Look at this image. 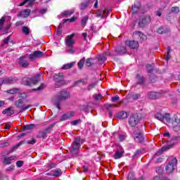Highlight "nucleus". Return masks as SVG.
<instances>
[{
	"mask_svg": "<svg viewBox=\"0 0 180 180\" xmlns=\"http://www.w3.org/2000/svg\"><path fill=\"white\" fill-rule=\"evenodd\" d=\"M178 164V160L174 156H170L168 158V164L165 167V170L167 174H172L175 170V167Z\"/></svg>",
	"mask_w": 180,
	"mask_h": 180,
	"instance_id": "f257e3e1",
	"label": "nucleus"
},
{
	"mask_svg": "<svg viewBox=\"0 0 180 180\" xmlns=\"http://www.w3.org/2000/svg\"><path fill=\"white\" fill-rule=\"evenodd\" d=\"M141 114L136 113L129 117L128 123L131 127H136L141 122Z\"/></svg>",
	"mask_w": 180,
	"mask_h": 180,
	"instance_id": "f03ea898",
	"label": "nucleus"
},
{
	"mask_svg": "<svg viewBox=\"0 0 180 180\" xmlns=\"http://www.w3.org/2000/svg\"><path fill=\"white\" fill-rule=\"evenodd\" d=\"M41 79V75H37L35 77H25L24 78V85H34L37 84Z\"/></svg>",
	"mask_w": 180,
	"mask_h": 180,
	"instance_id": "7ed1b4c3",
	"label": "nucleus"
},
{
	"mask_svg": "<svg viewBox=\"0 0 180 180\" xmlns=\"http://www.w3.org/2000/svg\"><path fill=\"white\" fill-rule=\"evenodd\" d=\"M79 143V138L75 139V141L72 145V149L70 150V153L72 154V155H77V154L79 153V146H81Z\"/></svg>",
	"mask_w": 180,
	"mask_h": 180,
	"instance_id": "20e7f679",
	"label": "nucleus"
},
{
	"mask_svg": "<svg viewBox=\"0 0 180 180\" xmlns=\"http://www.w3.org/2000/svg\"><path fill=\"white\" fill-rule=\"evenodd\" d=\"M63 77V73H58L54 75V81L56 82L55 85L56 88H59V86H62V85H64Z\"/></svg>",
	"mask_w": 180,
	"mask_h": 180,
	"instance_id": "39448f33",
	"label": "nucleus"
},
{
	"mask_svg": "<svg viewBox=\"0 0 180 180\" xmlns=\"http://www.w3.org/2000/svg\"><path fill=\"white\" fill-rule=\"evenodd\" d=\"M132 136L134 137L135 141L136 143H142L144 141V137L143 136V131L140 129H136L132 134Z\"/></svg>",
	"mask_w": 180,
	"mask_h": 180,
	"instance_id": "423d86ee",
	"label": "nucleus"
},
{
	"mask_svg": "<svg viewBox=\"0 0 180 180\" xmlns=\"http://www.w3.org/2000/svg\"><path fill=\"white\" fill-rule=\"evenodd\" d=\"M132 36L135 40H138V41H140L141 43L144 41V40H147V37L141 32L136 31Z\"/></svg>",
	"mask_w": 180,
	"mask_h": 180,
	"instance_id": "0eeeda50",
	"label": "nucleus"
},
{
	"mask_svg": "<svg viewBox=\"0 0 180 180\" xmlns=\"http://www.w3.org/2000/svg\"><path fill=\"white\" fill-rule=\"evenodd\" d=\"M170 125L172 126L173 130L174 131H180V119L178 117H175L170 122Z\"/></svg>",
	"mask_w": 180,
	"mask_h": 180,
	"instance_id": "6e6552de",
	"label": "nucleus"
},
{
	"mask_svg": "<svg viewBox=\"0 0 180 180\" xmlns=\"http://www.w3.org/2000/svg\"><path fill=\"white\" fill-rule=\"evenodd\" d=\"M75 34L68 35L65 39L66 47H72L75 44V41L73 40Z\"/></svg>",
	"mask_w": 180,
	"mask_h": 180,
	"instance_id": "1a4fd4ad",
	"label": "nucleus"
},
{
	"mask_svg": "<svg viewBox=\"0 0 180 180\" xmlns=\"http://www.w3.org/2000/svg\"><path fill=\"white\" fill-rule=\"evenodd\" d=\"M150 22H151V18L149 16H146L140 19L138 25L140 27H144V26L148 25Z\"/></svg>",
	"mask_w": 180,
	"mask_h": 180,
	"instance_id": "9d476101",
	"label": "nucleus"
},
{
	"mask_svg": "<svg viewBox=\"0 0 180 180\" xmlns=\"http://www.w3.org/2000/svg\"><path fill=\"white\" fill-rule=\"evenodd\" d=\"M44 56V53L40 51H34V53L30 54L29 58L30 60H36V58H40V57H43Z\"/></svg>",
	"mask_w": 180,
	"mask_h": 180,
	"instance_id": "9b49d317",
	"label": "nucleus"
},
{
	"mask_svg": "<svg viewBox=\"0 0 180 180\" xmlns=\"http://www.w3.org/2000/svg\"><path fill=\"white\" fill-rule=\"evenodd\" d=\"M125 45L127 46V47H129V49H139V41H126Z\"/></svg>",
	"mask_w": 180,
	"mask_h": 180,
	"instance_id": "f8f14e48",
	"label": "nucleus"
},
{
	"mask_svg": "<svg viewBox=\"0 0 180 180\" xmlns=\"http://www.w3.org/2000/svg\"><path fill=\"white\" fill-rule=\"evenodd\" d=\"M75 116V112L70 111L62 115L60 120L63 122V120H68V119H71V117H74Z\"/></svg>",
	"mask_w": 180,
	"mask_h": 180,
	"instance_id": "ddd939ff",
	"label": "nucleus"
},
{
	"mask_svg": "<svg viewBox=\"0 0 180 180\" xmlns=\"http://www.w3.org/2000/svg\"><path fill=\"white\" fill-rule=\"evenodd\" d=\"M20 98L14 103V105L17 109H20L21 111L23 110V97H19Z\"/></svg>",
	"mask_w": 180,
	"mask_h": 180,
	"instance_id": "4468645a",
	"label": "nucleus"
},
{
	"mask_svg": "<svg viewBox=\"0 0 180 180\" xmlns=\"http://www.w3.org/2000/svg\"><path fill=\"white\" fill-rule=\"evenodd\" d=\"M7 94H11V95H15V94H18V98H22V95H23V93H22L20 89H9L7 91Z\"/></svg>",
	"mask_w": 180,
	"mask_h": 180,
	"instance_id": "2eb2a0df",
	"label": "nucleus"
},
{
	"mask_svg": "<svg viewBox=\"0 0 180 180\" xmlns=\"http://www.w3.org/2000/svg\"><path fill=\"white\" fill-rule=\"evenodd\" d=\"M167 116H169V114H166L165 116L162 115L160 112H157L155 114V118L158 119V120H160V122H162L164 119H166L167 122H169L170 120L169 117H167Z\"/></svg>",
	"mask_w": 180,
	"mask_h": 180,
	"instance_id": "dca6fc26",
	"label": "nucleus"
},
{
	"mask_svg": "<svg viewBox=\"0 0 180 180\" xmlns=\"http://www.w3.org/2000/svg\"><path fill=\"white\" fill-rule=\"evenodd\" d=\"M70 97V94L67 91H61L58 98V101H64Z\"/></svg>",
	"mask_w": 180,
	"mask_h": 180,
	"instance_id": "f3484780",
	"label": "nucleus"
},
{
	"mask_svg": "<svg viewBox=\"0 0 180 180\" xmlns=\"http://www.w3.org/2000/svg\"><path fill=\"white\" fill-rule=\"evenodd\" d=\"M13 113H15V111L13 110V107H9L8 108L5 109L2 112L3 115H6L7 116H12Z\"/></svg>",
	"mask_w": 180,
	"mask_h": 180,
	"instance_id": "a211bd4d",
	"label": "nucleus"
},
{
	"mask_svg": "<svg viewBox=\"0 0 180 180\" xmlns=\"http://www.w3.org/2000/svg\"><path fill=\"white\" fill-rule=\"evenodd\" d=\"M117 117L122 120L127 119V117H129V113H127V112L122 111L117 114Z\"/></svg>",
	"mask_w": 180,
	"mask_h": 180,
	"instance_id": "6ab92c4d",
	"label": "nucleus"
},
{
	"mask_svg": "<svg viewBox=\"0 0 180 180\" xmlns=\"http://www.w3.org/2000/svg\"><path fill=\"white\" fill-rule=\"evenodd\" d=\"M124 154V150H122V151L117 150L114 155L115 160H119L122 158Z\"/></svg>",
	"mask_w": 180,
	"mask_h": 180,
	"instance_id": "aec40b11",
	"label": "nucleus"
},
{
	"mask_svg": "<svg viewBox=\"0 0 180 180\" xmlns=\"http://www.w3.org/2000/svg\"><path fill=\"white\" fill-rule=\"evenodd\" d=\"M148 97L150 99H157L160 98V94L159 93L151 91L149 93Z\"/></svg>",
	"mask_w": 180,
	"mask_h": 180,
	"instance_id": "412c9836",
	"label": "nucleus"
},
{
	"mask_svg": "<svg viewBox=\"0 0 180 180\" xmlns=\"http://www.w3.org/2000/svg\"><path fill=\"white\" fill-rule=\"evenodd\" d=\"M23 144V141H20V143L15 144L10 149V153H13V151H16Z\"/></svg>",
	"mask_w": 180,
	"mask_h": 180,
	"instance_id": "4be33fe9",
	"label": "nucleus"
},
{
	"mask_svg": "<svg viewBox=\"0 0 180 180\" xmlns=\"http://www.w3.org/2000/svg\"><path fill=\"white\" fill-rule=\"evenodd\" d=\"M96 18H106V16H108L106 9L103 10V11L101 13H96Z\"/></svg>",
	"mask_w": 180,
	"mask_h": 180,
	"instance_id": "5701e85b",
	"label": "nucleus"
},
{
	"mask_svg": "<svg viewBox=\"0 0 180 180\" xmlns=\"http://www.w3.org/2000/svg\"><path fill=\"white\" fill-rule=\"evenodd\" d=\"M75 65V63L71 62L70 63H67L63 65L62 67V70H69V68H72L74 65Z\"/></svg>",
	"mask_w": 180,
	"mask_h": 180,
	"instance_id": "b1692460",
	"label": "nucleus"
},
{
	"mask_svg": "<svg viewBox=\"0 0 180 180\" xmlns=\"http://www.w3.org/2000/svg\"><path fill=\"white\" fill-rule=\"evenodd\" d=\"M62 174L61 169H54L51 171V174L53 176H60Z\"/></svg>",
	"mask_w": 180,
	"mask_h": 180,
	"instance_id": "393cba45",
	"label": "nucleus"
},
{
	"mask_svg": "<svg viewBox=\"0 0 180 180\" xmlns=\"http://www.w3.org/2000/svg\"><path fill=\"white\" fill-rule=\"evenodd\" d=\"M171 148V146H164L162 147L155 155H160V154H162L164 151H167V150H169Z\"/></svg>",
	"mask_w": 180,
	"mask_h": 180,
	"instance_id": "a878e982",
	"label": "nucleus"
},
{
	"mask_svg": "<svg viewBox=\"0 0 180 180\" xmlns=\"http://www.w3.org/2000/svg\"><path fill=\"white\" fill-rule=\"evenodd\" d=\"M1 84H12L13 82V79L12 77L6 78L1 80Z\"/></svg>",
	"mask_w": 180,
	"mask_h": 180,
	"instance_id": "bb28decb",
	"label": "nucleus"
},
{
	"mask_svg": "<svg viewBox=\"0 0 180 180\" xmlns=\"http://www.w3.org/2000/svg\"><path fill=\"white\" fill-rule=\"evenodd\" d=\"M34 4V0H24L23 5L25 6H32Z\"/></svg>",
	"mask_w": 180,
	"mask_h": 180,
	"instance_id": "cd10ccee",
	"label": "nucleus"
},
{
	"mask_svg": "<svg viewBox=\"0 0 180 180\" xmlns=\"http://www.w3.org/2000/svg\"><path fill=\"white\" fill-rule=\"evenodd\" d=\"M15 158H16V157H15V156H11L8 158H4V163L6 164V165H9V164H11V161L12 160H15Z\"/></svg>",
	"mask_w": 180,
	"mask_h": 180,
	"instance_id": "c85d7f7f",
	"label": "nucleus"
},
{
	"mask_svg": "<svg viewBox=\"0 0 180 180\" xmlns=\"http://www.w3.org/2000/svg\"><path fill=\"white\" fill-rule=\"evenodd\" d=\"M34 127H36V124H27L24 126L23 130H32V129H34Z\"/></svg>",
	"mask_w": 180,
	"mask_h": 180,
	"instance_id": "c756f323",
	"label": "nucleus"
},
{
	"mask_svg": "<svg viewBox=\"0 0 180 180\" xmlns=\"http://www.w3.org/2000/svg\"><path fill=\"white\" fill-rule=\"evenodd\" d=\"M98 60L100 64H103V63L106 61V56L105 55L100 56H98Z\"/></svg>",
	"mask_w": 180,
	"mask_h": 180,
	"instance_id": "7c9ffc66",
	"label": "nucleus"
},
{
	"mask_svg": "<svg viewBox=\"0 0 180 180\" xmlns=\"http://www.w3.org/2000/svg\"><path fill=\"white\" fill-rule=\"evenodd\" d=\"M127 51V50H126V48L122 46L120 49H118L117 53L118 54L122 55V54H126Z\"/></svg>",
	"mask_w": 180,
	"mask_h": 180,
	"instance_id": "2f4dec72",
	"label": "nucleus"
},
{
	"mask_svg": "<svg viewBox=\"0 0 180 180\" xmlns=\"http://www.w3.org/2000/svg\"><path fill=\"white\" fill-rule=\"evenodd\" d=\"M23 33H24V34H25V36H29V34H30V28L24 26L23 27Z\"/></svg>",
	"mask_w": 180,
	"mask_h": 180,
	"instance_id": "473e14b6",
	"label": "nucleus"
},
{
	"mask_svg": "<svg viewBox=\"0 0 180 180\" xmlns=\"http://www.w3.org/2000/svg\"><path fill=\"white\" fill-rule=\"evenodd\" d=\"M88 15H85L82 19V26H85L86 25V22H88Z\"/></svg>",
	"mask_w": 180,
	"mask_h": 180,
	"instance_id": "72a5a7b5",
	"label": "nucleus"
},
{
	"mask_svg": "<svg viewBox=\"0 0 180 180\" xmlns=\"http://www.w3.org/2000/svg\"><path fill=\"white\" fill-rule=\"evenodd\" d=\"M68 49H67V52L70 53V54H74L75 53V49H74V46H67Z\"/></svg>",
	"mask_w": 180,
	"mask_h": 180,
	"instance_id": "f704fd0d",
	"label": "nucleus"
},
{
	"mask_svg": "<svg viewBox=\"0 0 180 180\" xmlns=\"http://www.w3.org/2000/svg\"><path fill=\"white\" fill-rule=\"evenodd\" d=\"M30 15V9L27 8L23 11V18H27Z\"/></svg>",
	"mask_w": 180,
	"mask_h": 180,
	"instance_id": "c9c22d12",
	"label": "nucleus"
},
{
	"mask_svg": "<svg viewBox=\"0 0 180 180\" xmlns=\"http://www.w3.org/2000/svg\"><path fill=\"white\" fill-rule=\"evenodd\" d=\"M84 63H85V58L80 60L78 63V67L81 70L84 67Z\"/></svg>",
	"mask_w": 180,
	"mask_h": 180,
	"instance_id": "e433bc0d",
	"label": "nucleus"
},
{
	"mask_svg": "<svg viewBox=\"0 0 180 180\" xmlns=\"http://www.w3.org/2000/svg\"><path fill=\"white\" fill-rule=\"evenodd\" d=\"M8 146H9V141L0 142V148L8 147Z\"/></svg>",
	"mask_w": 180,
	"mask_h": 180,
	"instance_id": "4c0bfd02",
	"label": "nucleus"
},
{
	"mask_svg": "<svg viewBox=\"0 0 180 180\" xmlns=\"http://www.w3.org/2000/svg\"><path fill=\"white\" fill-rule=\"evenodd\" d=\"M128 180H136V177L134 176V174L129 173L127 176Z\"/></svg>",
	"mask_w": 180,
	"mask_h": 180,
	"instance_id": "58836bf2",
	"label": "nucleus"
},
{
	"mask_svg": "<svg viewBox=\"0 0 180 180\" xmlns=\"http://www.w3.org/2000/svg\"><path fill=\"white\" fill-rule=\"evenodd\" d=\"M146 70H147L148 72H149V73L153 72V66L151 65H147Z\"/></svg>",
	"mask_w": 180,
	"mask_h": 180,
	"instance_id": "ea45409f",
	"label": "nucleus"
},
{
	"mask_svg": "<svg viewBox=\"0 0 180 180\" xmlns=\"http://www.w3.org/2000/svg\"><path fill=\"white\" fill-rule=\"evenodd\" d=\"M119 140H120V141H124V140H126V135L120 134L119 135Z\"/></svg>",
	"mask_w": 180,
	"mask_h": 180,
	"instance_id": "a19ab883",
	"label": "nucleus"
},
{
	"mask_svg": "<svg viewBox=\"0 0 180 180\" xmlns=\"http://www.w3.org/2000/svg\"><path fill=\"white\" fill-rule=\"evenodd\" d=\"M80 122H81L80 120H76L72 121L71 124L72 126H77V124H78V123H80Z\"/></svg>",
	"mask_w": 180,
	"mask_h": 180,
	"instance_id": "79ce46f5",
	"label": "nucleus"
},
{
	"mask_svg": "<svg viewBox=\"0 0 180 180\" xmlns=\"http://www.w3.org/2000/svg\"><path fill=\"white\" fill-rule=\"evenodd\" d=\"M86 65H87V67H91V65H92V59L91 58L87 59L86 62Z\"/></svg>",
	"mask_w": 180,
	"mask_h": 180,
	"instance_id": "37998d69",
	"label": "nucleus"
},
{
	"mask_svg": "<svg viewBox=\"0 0 180 180\" xmlns=\"http://www.w3.org/2000/svg\"><path fill=\"white\" fill-rule=\"evenodd\" d=\"M5 23V18H1L0 19V30H2V25H4Z\"/></svg>",
	"mask_w": 180,
	"mask_h": 180,
	"instance_id": "c03bdc74",
	"label": "nucleus"
},
{
	"mask_svg": "<svg viewBox=\"0 0 180 180\" xmlns=\"http://www.w3.org/2000/svg\"><path fill=\"white\" fill-rule=\"evenodd\" d=\"M172 12H173L174 13H178V12H179V8H178V7H172Z\"/></svg>",
	"mask_w": 180,
	"mask_h": 180,
	"instance_id": "a18cd8bd",
	"label": "nucleus"
},
{
	"mask_svg": "<svg viewBox=\"0 0 180 180\" xmlns=\"http://www.w3.org/2000/svg\"><path fill=\"white\" fill-rule=\"evenodd\" d=\"M40 137L42 139H46L47 138V133L46 131H42L40 133Z\"/></svg>",
	"mask_w": 180,
	"mask_h": 180,
	"instance_id": "49530a36",
	"label": "nucleus"
},
{
	"mask_svg": "<svg viewBox=\"0 0 180 180\" xmlns=\"http://www.w3.org/2000/svg\"><path fill=\"white\" fill-rule=\"evenodd\" d=\"M16 165L18 168H20V167H22L23 165V161H22V160L17 161Z\"/></svg>",
	"mask_w": 180,
	"mask_h": 180,
	"instance_id": "de8ad7c7",
	"label": "nucleus"
},
{
	"mask_svg": "<svg viewBox=\"0 0 180 180\" xmlns=\"http://www.w3.org/2000/svg\"><path fill=\"white\" fill-rule=\"evenodd\" d=\"M157 32L159 34H162V33H165V31L164 30V28H162V27L158 28Z\"/></svg>",
	"mask_w": 180,
	"mask_h": 180,
	"instance_id": "09e8293b",
	"label": "nucleus"
},
{
	"mask_svg": "<svg viewBox=\"0 0 180 180\" xmlns=\"http://www.w3.org/2000/svg\"><path fill=\"white\" fill-rule=\"evenodd\" d=\"M77 18L75 17H72L70 19H66L65 21H64V23H67V22H68L70 20V22H75V20Z\"/></svg>",
	"mask_w": 180,
	"mask_h": 180,
	"instance_id": "8fccbe9b",
	"label": "nucleus"
},
{
	"mask_svg": "<svg viewBox=\"0 0 180 180\" xmlns=\"http://www.w3.org/2000/svg\"><path fill=\"white\" fill-rule=\"evenodd\" d=\"M132 11H133V13H137L138 11H139V8H137V6H136V5H134L132 6Z\"/></svg>",
	"mask_w": 180,
	"mask_h": 180,
	"instance_id": "3c124183",
	"label": "nucleus"
},
{
	"mask_svg": "<svg viewBox=\"0 0 180 180\" xmlns=\"http://www.w3.org/2000/svg\"><path fill=\"white\" fill-rule=\"evenodd\" d=\"M93 96H94L95 101H99L101 98V96L100 94H98V95L96 94Z\"/></svg>",
	"mask_w": 180,
	"mask_h": 180,
	"instance_id": "603ef678",
	"label": "nucleus"
},
{
	"mask_svg": "<svg viewBox=\"0 0 180 180\" xmlns=\"http://www.w3.org/2000/svg\"><path fill=\"white\" fill-rule=\"evenodd\" d=\"M18 63L20 64V67H23V56H21L20 58V60L18 61Z\"/></svg>",
	"mask_w": 180,
	"mask_h": 180,
	"instance_id": "864d4df0",
	"label": "nucleus"
},
{
	"mask_svg": "<svg viewBox=\"0 0 180 180\" xmlns=\"http://www.w3.org/2000/svg\"><path fill=\"white\" fill-rule=\"evenodd\" d=\"M9 40H11V35L7 37L5 39H4V44H8L9 43Z\"/></svg>",
	"mask_w": 180,
	"mask_h": 180,
	"instance_id": "5fc2aeb1",
	"label": "nucleus"
},
{
	"mask_svg": "<svg viewBox=\"0 0 180 180\" xmlns=\"http://www.w3.org/2000/svg\"><path fill=\"white\" fill-rule=\"evenodd\" d=\"M169 51H171V48L170 47H168L167 48V56L166 58V60L167 61H168V60H169Z\"/></svg>",
	"mask_w": 180,
	"mask_h": 180,
	"instance_id": "6e6d98bb",
	"label": "nucleus"
},
{
	"mask_svg": "<svg viewBox=\"0 0 180 180\" xmlns=\"http://www.w3.org/2000/svg\"><path fill=\"white\" fill-rule=\"evenodd\" d=\"M86 6H88V3H82L81 4V9H84Z\"/></svg>",
	"mask_w": 180,
	"mask_h": 180,
	"instance_id": "4d7b16f0",
	"label": "nucleus"
},
{
	"mask_svg": "<svg viewBox=\"0 0 180 180\" xmlns=\"http://www.w3.org/2000/svg\"><path fill=\"white\" fill-rule=\"evenodd\" d=\"M95 85H96V84H95L94 83H93V84H89V86H88L89 91H91V89L95 88Z\"/></svg>",
	"mask_w": 180,
	"mask_h": 180,
	"instance_id": "13d9d810",
	"label": "nucleus"
},
{
	"mask_svg": "<svg viewBox=\"0 0 180 180\" xmlns=\"http://www.w3.org/2000/svg\"><path fill=\"white\" fill-rule=\"evenodd\" d=\"M116 101H119V96H115L114 97H112V102H116Z\"/></svg>",
	"mask_w": 180,
	"mask_h": 180,
	"instance_id": "bf43d9fd",
	"label": "nucleus"
},
{
	"mask_svg": "<svg viewBox=\"0 0 180 180\" xmlns=\"http://www.w3.org/2000/svg\"><path fill=\"white\" fill-rule=\"evenodd\" d=\"M22 25H23V22H22V21H18V22H16V23H15V26H16L17 27H19V26H22Z\"/></svg>",
	"mask_w": 180,
	"mask_h": 180,
	"instance_id": "052dcab7",
	"label": "nucleus"
},
{
	"mask_svg": "<svg viewBox=\"0 0 180 180\" xmlns=\"http://www.w3.org/2000/svg\"><path fill=\"white\" fill-rule=\"evenodd\" d=\"M72 13H70V11H65L62 13L63 16H67L68 15H71Z\"/></svg>",
	"mask_w": 180,
	"mask_h": 180,
	"instance_id": "680f3d73",
	"label": "nucleus"
},
{
	"mask_svg": "<svg viewBox=\"0 0 180 180\" xmlns=\"http://www.w3.org/2000/svg\"><path fill=\"white\" fill-rule=\"evenodd\" d=\"M29 67V62L26 61V60H24V63H23V68H26Z\"/></svg>",
	"mask_w": 180,
	"mask_h": 180,
	"instance_id": "e2e57ef3",
	"label": "nucleus"
},
{
	"mask_svg": "<svg viewBox=\"0 0 180 180\" xmlns=\"http://www.w3.org/2000/svg\"><path fill=\"white\" fill-rule=\"evenodd\" d=\"M133 99H139L140 98V94H134L132 95Z\"/></svg>",
	"mask_w": 180,
	"mask_h": 180,
	"instance_id": "0e129e2a",
	"label": "nucleus"
},
{
	"mask_svg": "<svg viewBox=\"0 0 180 180\" xmlns=\"http://www.w3.org/2000/svg\"><path fill=\"white\" fill-rule=\"evenodd\" d=\"M28 144H34L36 143V139H32L27 141Z\"/></svg>",
	"mask_w": 180,
	"mask_h": 180,
	"instance_id": "69168bd1",
	"label": "nucleus"
},
{
	"mask_svg": "<svg viewBox=\"0 0 180 180\" xmlns=\"http://www.w3.org/2000/svg\"><path fill=\"white\" fill-rule=\"evenodd\" d=\"M105 108H106V109H110L111 108H113V105H112V104H106L105 105Z\"/></svg>",
	"mask_w": 180,
	"mask_h": 180,
	"instance_id": "338daca9",
	"label": "nucleus"
},
{
	"mask_svg": "<svg viewBox=\"0 0 180 180\" xmlns=\"http://www.w3.org/2000/svg\"><path fill=\"white\" fill-rule=\"evenodd\" d=\"M15 168V166L11 165L9 167L7 168V171H13V169Z\"/></svg>",
	"mask_w": 180,
	"mask_h": 180,
	"instance_id": "774afa93",
	"label": "nucleus"
}]
</instances>
